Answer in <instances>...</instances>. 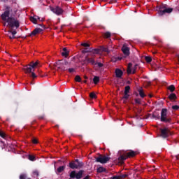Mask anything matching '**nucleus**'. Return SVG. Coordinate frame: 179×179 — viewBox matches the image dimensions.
<instances>
[{
  "mask_svg": "<svg viewBox=\"0 0 179 179\" xmlns=\"http://www.w3.org/2000/svg\"><path fill=\"white\" fill-rule=\"evenodd\" d=\"M115 73L116 78H118L119 79H121V78H122V75H124V72L120 69H116Z\"/></svg>",
  "mask_w": 179,
  "mask_h": 179,
  "instance_id": "nucleus-12",
  "label": "nucleus"
},
{
  "mask_svg": "<svg viewBox=\"0 0 179 179\" xmlns=\"http://www.w3.org/2000/svg\"><path fill=\"white\" fill-rule=\"evenodd\" d=\"M83 179H90L89 176H85Z\"/></svg>",
  "mask_w": 179,
  "mask_h": 179,
  "instance_id": "nucleus-53",
  "label": "nucleus"
},
{
  "mask_svg": "<svg viewBox=\"0 0 179 179\" xmlns=\"http://www.w3.org/2000/svg\"><path fill=\"white\" fill-rule=\"evenodd\" d=\"M136 69H138V64H135L132 68V63H129L127 66V73L128 75H131V73H136Z\"/></svg>",
  "mask_w": 179,
  "mask_h": 179,
  "instance_id": "nucleus-9",
  "label": "nucleus"
},
{
  "mask_svg": "<svg viewBox=\"0 0 179 179\" xmlns=\"http://www.w3.org/2000/svg\"><path fill=\"white\" fill-rule=\"evenodd\" d=\"M160 121H161V122H165V124H171V117L167 116V109L166 108L162 109Z\"/></svg>",
  "mask_w": 179,
  "mask_h": 179,
  "instance_id": "nucleus-2",
  "label": "nucleus"
},
{
  "mask_svg": "<svg viewBox=\"0 0 179 179\" xmlns=\"http://www.w3.org/2000/svg\"><path fill=\"white\" fill-rule=\"evenodd\" d=\"M135 103L136 104H141V99H135Z\"/></svg>",
  "mask_w": 179,
  "mask_h": 179,
  "instance_id": "nucleus-45",
  "label": "nucleus"
},
{
  "mask_svg": "<svg viewBox=\"0 0 179 179\" xmlns=\"http://www.w3.org/2000/svg\"><path fill=\"white\" fill-rule=\"evenodd\" d=\"M69 72L70 73H72V72H75V69H73V68H70V69H69Z\"/></svg>",
  "mask_w": 179,
  "mask_h": 179,
  "instance_id": "nucleus-47",
  "label": "nucleus"
},
{
  "mask_svg": "<svg viewBox=\"0 0 179 179\" xmlns=\"http://www.w3.org/2000/svg\"><path fill=\"white\" fill-rule=\"evenodd\" d=\"M128 83H130L129 81H128Z\"/></svg>",
  "mask_w": 179,
  "mask_h": 179,
  "instance_id": "nucleus-61",
  "label": "nucleus"
},
{
  "mask_svg": "<svg viewBox=\"0 0 179 179\" xmlns=\"http://www.w3.org/2000/svg\"><path fill=\"white\" fill-rule=\"evenodd\" d=\"M160 115L157 113H154L152 114V118H155V120H160Z\"/></svg>",
  "mask_w": 179,
  "mask_h": 179,
  "instance_id": "nucleus-30",
  "label": "nucleus"
},
{
  "mask_svg": "<svg viewBox=\"0 0 179 179\" xmlns=\"http://www.w3.org/2000/svg\"><path fill=\"white\" fill-rule=\"evenodd\" d=\"M110 37H111V33L110 31H107L103 34L104 38H110Z\"/></svg>",
  "mask_w": 179,
  "mask_h": 179,
  "instance_id": "nucleus-25",
  "label": "nucleus"
},
{
  "mask_svg": "<svg viewBox=\"0 0 179 179\" xmlns=\"http://www.w3.org/2000/svg\"><path fill=\"white\" fill-rule=\"evenodd\" d=\"M173 9L172 8H167L165 4H162L159 6L158 15L159 16H163L165 13H171Z\"/></svg>",
  "mask_w": 179,
  "mask_h": 179,
  "instance_id": "nucleus-3",
  "label": "nucleus"
},
{
  "mask_svg": "<svg viewBox=\"0 0 179 179\" xmlns=\"http://www.w3.org/2000/svg\"><path fill=\"white\" fill-rule=\"evenodd\" d=\"M84 52H89V51H84Z\"/></svg>",
  "mask_w": 179,
  "mask_h": 179,
  "instance_id": "nucleus-59",
  "label": "nucleus"
},
{
  "mask_svg": "<svg viewBox=\"0 0 179 179\" xmlns=\"http://www.w3.org/2000/svg\"><path fill=\"white\" fill-rule=\"evenodd\" d=\"M127 157L128 159V157H135V156H136V152H135V151H130L129 152L127 153Z\"/></svg>",
  "mask_w": 179,
  "mask_h": 179,
  "instance_id": "nucleus-19",
  "label": "nucleus"
},
{
  "mask_svg": "<svg viewBox=\"0 0 179 179\" xmlns=\"http://www.w3.org/2000/svg\"><path fill=\"white\" fill-rule=\"evenodd\" d=\"M30 20L34 24H37V20H40V17L34 15V17H30Z\"/></svg>",
  "mask_w": 179,
  "mask_h": 179,
  "instance_id": "nucleus-17",
  "label": "nucleus"
},
{
  "mask_svg": "<svg viewBox=\"0 0 179 179\" xmlns=\"http://www.w3.org/2000/svg\"><path fill=\"white\" fill-rule=\"evenodd\" d=\"M39 76H41V78H44V75L41 74V73H40V71H39Z\"/></svg>",
  "mask_w": 179,
  "mask_h": 179,
  "instance_id": "nucleus-52",
  "label": "nucleus"
},
{
  "mask_svg": "<svg viewBox=\"0 0 179 179\" xmlns=\"http://www.w3.org/2000/svg\"><path fill=\"white\" fill-rule=\"evenodd\" d=\"M97 173H107V169L103 166H100L96 169Z\"/></svg>",
  "mask_w": 179,
  "mask_h": 179,
  "instance_id": "nucleus-21",
  "label": "nucleus"
},
{
  "mask_svg": "<svg viewBox=\"0 0 179 179\" xmlns=\"http://www.w3.org/2000/svg\"><path fill=\"white\" fill-rule=\"evenodd\" d=\"M170 135H171V133L169 129L167 128L161 129V136L162 138H169Z\"/></svg>",
  "mask_w": 179,
  "mask_h": 179,
  "instance_id": "nucleus-10",
  "label": "nucleus"
},
{
  "mask_svg": "<svg viewBox=\"0 0 179 179\" xmlns=\"http://www.w3.org/2000/svg\"><path fill=\"white\" fill-rule=\"evenodd\" d=\"M13 38H16V37L13 35L12 36H9L10 40H13Z\"/></svg>",
  "mask_w": 179,
  "mask_h": 179,
  "instance_id": "nucleus-51",
  "label": "nucleus"
},
{
  "mask_svg": "<svg viewBox=\"0 0 179 179\" xmlns=\"http://www.w3.org/2000/svg\"><path fill=\"white\" fill-rule=\"evenodd\" d=\"M83 162L79 161L78 159H76L74 161L69 162V167H70V169L72 170H75L78 169H82V167H83Z\"/></svg>",
  "mask_w": 179,
  "mask_h": 179,
  "instance_id": "nucleus-4",
  "label": "nucleus"
},
{
  "mask_svg": "<svg viewBox=\"0 0 179 179\" xmlns=\"http://www.w3.org/2000/svg\"><path fill=\"white\" fill-rule=\"evenodd\" d=\"M145 60L147 64H150L152 62V57L149 56H145Z\"/></svg>",
  "mask_w": 179,
  "mask_h": 179,
  "instance_id": "nucleus-28",
  "label": "nucleus"
},
{
  "mask_svg": "<svg viewBox=\"0 0 179 179\" xmlns=\"http://www.w3.org/2000/svg\"><path fill=\"white\" fill-rule=\"evenodd\" d=\"M150 98L153 97V96L152 94L149 95Z\"/></svg>",
  "mask_w": 179,
  "mask_h": 179,
  "instance_id": "nucleus-57",
  "label": "nucleus"
},
{
  "mask_svg": "<svg viewBox=\"0 0 179 179\" xmlns=\"http://www.w3.org/2000/svg\"><path fill=\"white\" fill-rule=\"evenodd\" d=\"M81 45L83 47H90V45L89 43H82Z\"/></svg>",
  "mask_w": 179,
  "mask_h": 179,
  "instance_id": "nucleus-41",
  "label": "nucleus"
},
{
  "mask_svg": "<svg viewBox=\"0 0 179 179\" xmlns=\"http://www.w3.org/2000/svg\"><path fill=\"white\" fill-rule=\"evenodd\" d=\"M30 64L32 66V68H36V66H40V61L37 60L36 62H31Z\"/></svg>",
  "mask_w": 179,
  "mask_h": 179,
  "instance_id": "nucleus-22",
  "label": "nucleus"
},
{
  "mask_svg": "<svg viewBox=\"0 0 179 179\" xmlns=\"http://www.w3.org/2000/svg\"><path fill=\"white\" fill-rule=\"evenodd\" d=\"M101 50L103 51V52H107V54H110V50L108 49V48H106L104 46L101 47Z\"/></svg>",
  "mask_w": 179,
  "mask_h": 179,
  "instance_id": "nucleus-24",
  "label": "nucleus"
},
{
  "mask_svg": "<svg viewBox=\"0 0 179 179\" xmlns=\"http://www.w3.org/2000/svg\"><path fill=\"white\" fill-rule=\"evenodd\" d=\"M86 82H87L86 80H84V83H86Z\"/></svg>",
  "mask_w": 179,
  "mask_h": 179,
  "instance_id": "nucleus-60",
  "label": "nucleus"
},
{
  "mask_svg": "<svg viewBox=\"0 0 179 179\" xmlns=\"http://www.w3.org/2000/svg\"><path fill=\"white\" fill-rule=\"evenodd\" d=\"M27 178V176H26V174L20 175V179H26Z\"/></svg>",
  "mask_w": 179,
  "mask_h": 179,
  "instance_id": "nucleus-38",
  "label": "nucleus"
},
{
  "mask_svg": "<svg viewBox=\"0 0 179 179\" xmlns=\"http://www.w3.org/2000/svg\"><path fill=\"white\" fill-rule=\"evenodd\" d=\"M111 178L112 179H121L120 176H114Z\"/></svg>",
  "mask_w": 179,
  "mask_h": 179,
  "instance_id": "nucleus-46",
  "label": "nucleus"
},
{
  "mask_svg": "<svg viewBox=\"0 0 179 179\" xmlns=\"http://www.w3.org/2000/svg\"><path fill=\"white\" fill-rule=\"evenodd\" d=\"M130 90H131V87H129V85L126 86L124 87V94H129Z\"/></svg>",
  "mask_w": 179,
  "mask_h": 179,
  "instance_id": "nucleus-32",
  "label": "nucleus"
},
{
  "mask_svg": "<svg viewBox=\"0 0 179 179\" xmlns=\"http://www.w3.org/2000/svg\"><path fill=\"white\" fill-rule=\"evenodd\" d=\"M110 157L99 155V157H96V163H101V164H106V163L110 162Z\"/></svg>",
  "mask_w": 179,
  "mask_h": 179,
  "instance_id": "nucleus-7",
  "label": "nucleus"
},
{
  "mask_svg": "<svg viewBox=\"0 0 179 179\" xmlns=\"http://www.w3.org/2000/svg\"><path fill=\"white\" fill-rule=\"evenodd\" d=\"M51 12L57 15V16H61L64 13V9H62L59 6H55V7L50 6Z\"/></svg>",
  "mask_w": 179,
  "mask_h": 179,
  "instance_id": "nucleus-8",
  "label": "nucleus"
},
{
  "mask_svg": "<svg viewBox=\"0 0 179 179\" xmlns=\"http://www.w3.org/2000/svg\"><path fill=\"white\" fill-rule=\"evenodd\" d=\"M39 26H41V27H44V25L43 24H39Z\"/></svg>",
  "mask_w": 179,
  "mask_h": 179,
  "instance_id": "nucleus-54",
  "label": "nucleus"
},
{
  "mask_svg": "<svg viewBox=\"0 0 179 179\" xmlns=\"http://www.w3.org/2000/svg\"><path fill=\"white\" fill-rule=\"evenodd\" d=\"M90 99H97V96L96 95V94L94 92H91L90 94Z\"/></svg>",
  "mask_w": 179,
  "mask_h": 179,
  "instance_id": "nucleus-34",
  "label": "nucleus"
},
{
  "mask_svg": "<svg viewBox=\"0 0 179 179\" xmlns=\"http://www.w3.org/2000/svg\"><path fill=\"white\" fill-rule=\"evenodd\" d=\"M120 179H122V178H127V177H128V175L127 174H122V175H120Z\"/></svg>",
  "mask_w": 179,
  "mask_h": 179,
  "instance_id": "nucleus-42",
  "label": "nucleus"
},
{
  "mask_svg": "<svg viewBox=\"0 0 179 179\" xmlns=\"http://www.w3.org/2000/svg\"><path fill=\"white\" fill-rule=\"evenodd\" d=\"M32 177L38 179V177H40V171L37 169L34 170L32 171Z\"/></svg>",
  "mask_w": 179,
  "mask_h": 179,
  "instance_id": "nucleus-15",
  "label": "nucleus"
},
{
  "mask_svg": "<svg viewBox=\"0 0 179 179\" xmlns=\"http://www.w3.org/2000/svg\"><path fill=\"white\" fill-rule=\"evenodd\" d=\"M9 33H11L13 36H15L17 33V31H16V30L9 31Z\"/></svg>",
  "mask_w": 179,
  "mask_h": 179,
  "instance_id": "nucleus-43",
  "label": "nucleus"
},
{
  "mask_svg": "<svg viewBox=\"0 0 179 179\" xmlns=\"http://www.w3.org/2000/svg\"><path fill=\"white\" fill-rule=\"evenodd\" d=\"M122 51L125 57H128L129 55V48L127 45H124L122 48Z\"/></svg>",
  "mask_w": 179,
  "mask_h": 179,
  "instance_id": "nucleus-13",
  "label": "nucleus"
},
{
  "mask_svg": "<svg viewBox=\"0 0 179 179\" xmlns=\"http://www.w3.org/2000/svg\"><path fill=\"white\" fill-rule=\"evenodd\" d=\"M64 170H65V166H61L59 168H57V173H62V171H64Z\"/></svg>",
  "mask_w": 179,
  "mask_h": 179,
  "instance_id": "nucleus-29",
  "label": "nucleus"
},
{
  "mask_svg": "<svg viewBox=\"0 0 179 179\" xmlns=\"http://www.w3.org/2000/svg\"><path fill=\"white\" fill-rule=\"evenodd\" d=\"M176 160H179V156L178 155H176Z\"/></svg>",
  "mask_w": 179,
  "mask_h": 179,
  "instance_id": "nucleus-55",
  "label": "nucleus"
},
{
  "mask_svg": "<svg viewBox=\"0 0 179 179\" xmlns=\"http://www.w3.org/2000/svg\"><path fill=\"white\" fill-rule=\"evenodd\" d=\"M76 82H82V78H80V76H76L75 77Z\"/></svg>",
  "mask_w": 179,
  "mask_h": 179,
  "instance_id": "nucleus-35",
  "label": "nucleus"
},
{
  "mask_svg": "<svg viewBox=\"0 0 179 179\" xmlns=\"http://www.w3.org/2000/svg\"><path fill=\"white\" fill-rule=\"evenodd\" d=\"M38 120H44V115L38 116Z\"/></svg>",
  "mask_w": 179,
  "mask_h": 179,
  "instance_id": "nucleus-49",
  "label": "nucleus"
},
{
  "mask_svg": "<svg viewBox=\"0 0 179 179\" xmlns=\"http://www.w3.org/2000/svg\"><path fill=\"white\" fill-rule=\"evenodd\" d=\"M169 99L170 100H176V99H177V95H176V94L174 93H171L169 96Z\"/></svg>",
  "mask_w": 179,
  "mask_h": 179,
  "instance_id": "nucleus-26",
  "label": "nucleus"
},
{
  "mask_svg": "<svg viewBox=\"0 0 179 179\" xmlns=\"http://www.w3.org/2000/svg\"><path fill=\"white\" fill-rule=\"evenodd\" d=\"M28 159L29 160H30L31 162H34L36 160V157L34 155H29L28 156Z\"/></svg>",
  "mask_w": 179,
  "mask_h": 179,
  "instance_id": "nucleus-33",
  "label": "nucleus"
},
{
  "mask_svg": "<svg viewBox=\"0 0 179 179\" xmlns=\"http://www.w3.org/2000/svg\"><path fill=\"white\" fill-rule=\"evenodd\" d=\"M138 92L139 93V96L143 99L144 97H146V94H145V92H143V89L140 88L138 90Z\"/></svg>",
  "mask_w": 179,
  "mask_h": 179,
  "instance_id": "nucleus-20",
  "label": "nucleus"
},
{
  "mask_svg": "<svg viewBox=\"0 0 179 179\" xmlns=\"http://www.w3.org/2000/svg\"><path fill=\"white\" fill-rule=\"evenodd\" d=\"M96 64H97L99 68H102V66H103V63L99 62V63H96Z\"/></svg>",
  "mask_w": 179,
  "mask_h": 179,
  "instance_id": "nucleus-50",
  "label": "nucleus"
},
{
  "mask_svg": "<svg viewBox=\"0 0 179 179\" xmlns=\"http://www.w3.org/2000/svg\"><path fill=\"white\" fill-rule=\"evenodd\" d=\"M28 179H31V178H28Z\"/></svg>",
  "mask_w": 179,
  "mask_h": 179,
  "instance_id": "nucleus-62",
  "label": "nucleus"
},
{
  "mask_svg": "<svg viewBox=\"0 0 179 179\" xmlns=\"http://www.w3.org/2000/svg\"><path fill=\"white\" fill-rule=\"evenodd\" d=\"M127 159H128V157H127V155H124V156L122 155V156L119 157L118 160L120 162L124 163V161L127 160Z\"/></svg>",
  "mask_w": 179,
  "mask_h": 179,
  "instance_id": "nucleus-23",
  "label": "nucleus"
},
{
  "mask_svg": "<svg viewBox=\"0 0 179 179\" xmlns=\"http://www.w3.org/2000/svg\"><path fill=\"white\" fill-rule=\"evenodd\" d=\"M57 66L58 69H61L62 71H68L69 62H68L66 60H59L57 62Z\"/></svg>",
  "mask_w": 179,
  "mask_h": 179,
  "instance_id": "nucleus-6",
  "label": "nucleus"
},
{
  "mask_svg": "<svg viewBox=\"0 0 179 179\" xmlns=\"http://www.w3.org/2000/svg\"><path fill=\"white\" fill-rule=\"evenodd\" d=\"M33 69H34V68L31 64L27 66H24V68L22 69V70L25 72V73H31V71H33Z\"/></svg>",
  "mask_w": 179,
  "mask_h": 179,
  "instance_id": "nucleus-11",
  "label": "nucleus"
},
{
  "mask_svg": "<svg viewBox=\"0 0 179 179\" xmlns=\"http://www.w3.org/2000/svg\"><path fill=\"white\" fill-rule=\"evenodd\" d=\"M32 143H33L34 145H37V143H38V141H37V138H33V139H32Z\"/></svg>",
  "mask_w": 179,
  "mask_h": 179,
  "instance_id": "nucleus-40",
  "label": "nucleus"
},
{
  "mask_svg": "<svg viewBox=\"0 0 179 179\" xmlns=\"http://www.w3.org/2000/svg\"><path fill=\"white\" fill-rule=\"evenodd\" d=\"M172 108L175 110L177 111V110H179V106L175 105L172 106Z\"/></svg>",
  "mask_w": 179,
  "mask_h": 179,
  "instance_id": "nucleus-39",
  "label": "nucleus"
},
{
  "mask_svg": "<svg viewBox=\"0 0 179 179\" xmlns=\"http://www.w3.org/2000/svg\"><path fill=\"white\" fill-rule=\"evenodd\" d=\"M0 136L5 139L6 138V134H5V132L0 130Z\"/></svg>",
  "mask_w": 179,
  "mask_h": 179,
  "instance_id": "nucleus-36",
  "label": "nucleus"
},
{
  "mask_svg": "<svg viewBox=\"0 0 179 179\" xmlns=\"http://www.w3.org/2000/svg\"><path fill=\"white\" fill-rule=\"evenodd\" d=\"M122 99H124L125 100H128V99H129V94H124V95L123 96Z\"/></svg>",
  "mask_w": 179,
  "mask_h": 179,
  "instance_id": "nucleus-37",
  "label": "nucleus"
},
{
  "mask_svg": "<svg viewBox=\"0 0 179 179\" xmlns=\"http://www.w3.org/2000/svg\"><path fill=\"white\" fill-rule=\"evenodd\" d=\"M62 57H65V58H68L69 55V51H68V49L66 48H63V52H62Z\"/></svg>",
  "mask_w": 179,
  "mask_h": 179,
  "instance_id": "nucleus-18",
  "label": "nucleus"
},
{
  "mask_svg": "<svg viewBox=\"0 0 179 179\" xmlns=\"http://www.w3.org/2000/svg\"><path fill=\"white\" fill-rule=\"evenodd\" d=\"M85 173V171L80 170L78 172L76 171H72L69 173L70 178H76V179H81L83 177V173Z\"/></svg>",
  "mask_w": 179,
  "mask_h": 179,
  "instance_id": "nucleus-5",
  "label": "nucleus"
},
{
  "mask_svg": "<svg viewBox=\"0 0 179 179\" xmlns=\"http://www.w3.org/2000/svg\"><path fill=\"white\" fill-rule=\"evenodd\" d=\"M6 22H3V26H6Z\"/></svg>",
  "mask_w": 179,
  "mask_h": 179,
  "instance_id": "nucleus-56",
  "label": "nucleus"
},
{
  "mask_svg": "<svg viewBox=\"0 0 179 179\" xmlns=\"http://www.w3.org/2000/svg\"><path fill=\"white\" fill-rule=\"evenodd\" d=\"M12 11V8L9 6H6L5 11L1 15V18L3 22L8 23V26H9L10 29H13L14 27L19 29V27H20V22L15 17H10V12Z\"/></svg>",
  "mask_w": 179,
  "mask_h": 179,
  "instance_id": "nucleus-1",
  "label": "nucleus"
},
{
  "mask_svg": "<svg viewBox=\"0 0 179 179\" xmlns=\"http://www.w3.org/2000/svg\"><path fill=\"white\" fill-rule=\"evenodd\" d=\"M31 76L34 79H35V78H37V76L36 75V73L34 72H31Z\"/></svg>",
  "mask_w": 179,
  "mask_h": 179,
  "instance_id": "nucleus-44",
  "label": "nucleus"
},
{
  "mask_svg": "<svg viewBox=\"0 0 179 179\" xmlns=\"http://www.w3.org/2000/svg\"><path fill=\"white\" fill-rule=\"evenodd\" d=\"M93 82H94V85H97V83H99V82H100V78H99V76H94L93 78Z\"/></svg>",
  "mask_w": 179,
  "mask_h": 179,
  "instance_id": "nucleus-27",
  "label": "nucleus"
},
{
  "mask_svg": "<svg viewBox=\"0 0 179 179\" xmlns=\"http://www.w3.org/2000/svg\"><path fill=\"white\" fill-rule=\"evenodd\" d=\"M99 52H100V50H99V49H94V54H99Z\"/></svg>",
  "mask_w": 179,
  "mask_h": 179,
  "instance_id": "nucleus-48",
  "label": "nucleus"
},
{
  "mask_svg": "<svg viewBox=\"0 0 179 179\" xmlns=\"http://www.w3.org/2000/svg\"><path fill=\"white\" fill-rule=\"evenodd\" d=\"M41 31H43V29H41V28H36L31 33V36H36V34H40V33H41Z\"/></svg>",
  "mask_w": 179,
  "mask_h": 179,
  "instance_id": "nucleus-14",
  "label": "nucleus"
},
{
  "mask_svg": "<svg viewBox=\"0 0 179 179\" xmlns=\"http://www.w3.org/2000/svg\"><path fill=\"white\" fill-rule=\"evenodd\" d=\"M85 61L88 64H92V65H97V63H96V62L94 61V59H93V58H89V57H86Z\"/></svg>",
  "mask_w": 179,
  "mask_h": 179,
  "instance_id": "nucleus-16",
  "label": "nucleus"
},
{
  "mask_svg": "<svg viewBox=\"0 0 179 179\" xmlns=\"http://www.w3.org/2000/svg\"><path fill=\"white\" fill-rule=\"evenodd\" d=\"M168 90H170V92L173 93V92L176 90V87L174 86V85H171L169 87H168Z\"/></svg>",
  "mask_w": 179,
  "mask_h": 179,
  "instance_id": "nucleus-31",
  "label": "nucleus"
},
{
  "mask_svg": "<svg viewBox=\"0 0 179 179\" xmlns=\"http://www.w3.org/2000/svg\"><path fill=\"white\" fill-rule=\"evenodd\" d=\"M85 79H87V76H85Z\"/></svg>",
  "mask_w": 179,
  "mask_h": 179,
  "instance_id": "nucleus-58",
  "label": "nucleus"
}]
</instances>
